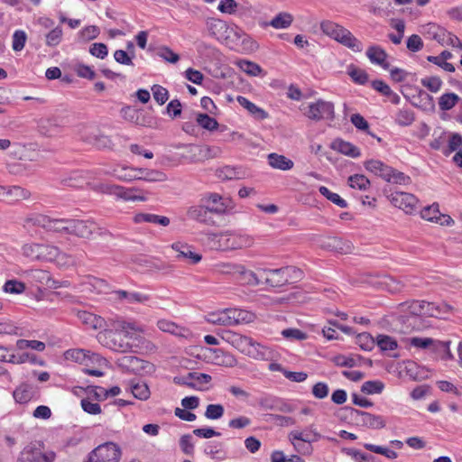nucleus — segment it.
I'll return each mask as SVG.
<instances>
[{"label": "nucleus", "instance_id": "f257e3e1", "mask_svg": "<svg viewBox=\"0 0 462 462\" xmlns=\"http://www.w3.org/2000/svg\"><path fill=\"white\" fill-rule=\"evenodd\" d=\"M141 331L134 323L127 322L122 319L111 320L110 328L104 329L97 334L98 342L116 352H133L137 346L134 341V333Z\"/></svg>", "mask_w": 462, "mask_h": 462}, {"label": "nucleus", "instance_id": "f03ea898", "mask_svg": "<svg viewBox=\"0 0 462 462\" xmlns=\"http://www.w3.org/2000/svg\"><path fill=\"white\" fill-rule=\"evenodd\" d=\"M221 337L238 351L251 358L267 360L271 356V350L267 346L254 340L252 337L233 331H225Z\"/></svg>", "mask_w": 462, "mask_h": 462}, {"label": "nucleus", "instance_id": "7ed1b4c3", "mask_svg": "<svg viewBox=\"0 0 462 462\" xmlns=\"http://www.w3.org/2000/svg\"><path fill=\"white\" fill-rule=\"evenodd\" d=\"M23 254L32 260L56 261L58 263H72L73 259L63 261L67 257L60 249L54 245L31 243L22 247Z\"/></svg>", "mask_w": 462, "mask_h": 462}, {"label": "nucleus", "instance_id": "20e7f679", "mask_svg": "<svg viewBox=\"0 0 462 462\" xmlns=\"http://www.w3.org/2000/svg\"><path fill=\"white\" fill-rule=\"evenodd\" d=\"M364 166L367 171L374 173L389 183L404 186L411 183L410 176L389 165H386L382 161L374 159L368 160L365 162Z\"/></svg>", "mask_w": 462, "mask_h": 462}, {"label": "nucleus", "instance_id": "39448f33", "mask_svg": "<svg viewBox=\"0 0 462 462\" xmlns=\"http://www.w3.org/2000/svg\"><path fill=\"white\" fill-rule=\"evenodd\" d=\"M320 30L328 37L336 40L343 45L348 47L354 51H361L363 45L347 29L329 21L325 20L320 23Z\"/></svg>", "mask_w": 462, "mask_h": 462}, {"label": "nucleus", "instance_id": "423d86ee", "mask_svg": "<svg viewBox=\"0 0 462 462\" xmlns=\"http://www.w3.org/2000/svg\"><path fill=\"white\" fill-rule=\"evenodd\" d=\"M212 241L217 249L237 250L253 245L254 238L246 234L225 232L212 235Z\"/></svg>", "mask_w": 462, "mask_h": 462}, {"label": "nucleus", "instance_id": "0eeeda50", "mask_svg": "<svg viewBox=\"0 0 462 462\" xmlns=\"http://www.w3.org/2000/svg\"><path fill=\"white\" fill-rule=\"evenodd\" d=\"M257 272L263 276L264 283L270 287L277 288L287 284L292 274L300 277L301 272L292 266H285L277 269L258 268Z\"/></svg>", "mask_w": 462, "mask_h": 462}, {"label": "nucleus", "instance_id": "6e6552de", "mask_svg": "<svg viewBox=\"0 0 462 462\" xmlns=\"http://www.w3.org/2000/svg\"><path fill=\"white\" fill-rule=\"evenodd\" d=\"M71 219L51 218L42 214H32L24 220V226H38L49 231L69 234L70 227L69 223Z\"/></svg>", "mask_w": 462, "mask_h": 462}, {"label": "nucleus", "instance_id": "1a4fd4ad", "mask_svg": "<svg viewBox=\"0 0 462 462\" xmlns=\"http://www.w3.org/2000/svg\"><path fill=\"white\" fill-rule=\"evenodd\" d=\"M121 448L115 442H106L91 450L84 462H119Z\"/></svg>", "mask_w": 462, "mask_h": 462}, {"label": "nucleus", "instance_id": "9d476101", "mask_svg": "<svg viewBox=\"0 0 462 462\" xmlns=\"http://www.w3.org/2000/svg\"><path fill=\"white\" fill-rule=\"evenodd\" d=\"M66 360H70L85 366H102L106 359L100 355L82 348L69 349L64 353Z\"/></svg>", "mask_w": 462, "mask_h": 462}, {"label": "nucleus", "instance_id": "9b49d317", "mask_svg": "<svg viewBox=\"0 0 462 462\" xmlns=\"http://www.w3.org/2000/svg\"><path fill=\"white\" fill-rule=\"evenodd\" d=\"M207 27L209 33L217 38L218 41H224L226 44H229V40L232 38V34H239L240 28L235 24H228L226 22L210 18L207 21Z\"/></svg>", "mask_w": 462, "mask_h": 462}, {"label": "nucleus", "instance_id": "f8f14e48", "mask_svg": "<svg viewBox=\"0 0 462 462\" xmlns=\"http://www.w3.org/2000/svg\"><path fill=\"white\" fill-rule=\"evenodd\" d=\"M304 115L311 120L332 119L334 117V105L331 102L319 99L310 103Z\"/></svg>", "mask_w": 462, "mask_h": 462}, {"label": "nucleus", "instance_id": "ddd939ff", "mask_svg": "<svg viewBox=\"0 0 462 462\" xmlns=\"http://www.w3.org/2000/svg\"><path fill=\"white\" fill-rule=\"evenodd\" d=\"M388 199L396 208L407 214H412L417 209L418 199L411 193L393 191L388 195Z\"/></svg>", "mask_w": 462, "mask_h": 462}, {"label": "nucleus", "instance_id": "4468645a", "mask_svg": "<svg viewBox=\"0 0 462 462\" xmlns=\"http://www.w3.org/2000/svg\"><path fill=\"white\" fill-rule=\"evenodd\" d=\"M116 365L123 370L134 374L151 372L153 370L152 364L134 356H121L116 360Z\"/></svg>", "mask_w": 462, "mask_h": 462}, {"label": "nucleus", "instance_id": "2eb2a0df", "mask_svg": "<svg viewBox=\"0 0 462 462\" xmlns=\"http://www.w3.org/2000/svg\"><path fill=\"white\" fill-rule=\"evenodd\" d=\"M55 458L53 451L43 452L35 447L27 446L21 451L17 462H54Z\"/></svg>", "mask_w": 462, "mask_h": 462}, {"label": "nucleus", "instance_id": "dca6fc26", "mask_svg": "<svg viewBox=\"0 0 462 462\" xmlns=\"http://www.w3.org/2000/svg\"><path fill=\"white\" fill-rule=\"evenodd\" d=\"M189 152L190 153L189 161L192 162L217 158L222 153L220 147L208 145H190L189 146Z\"/></svg>", "mask_w": 462, "mask_h": 462}, {"label": "nucleus", "instance_id": "f3484780", "mask_svg": "<svg viewBox=\"0 0 462 462\" xmlns=\"http://www.w3.org/2000/svg\"><path fill=\"white\" fill-rule=\"evenodd\" d=\"M226 267L227 270L226 272L236 275L237 279L244 284L249 286H257L261 283V280L259 279L257 273L252 270L246 269L244 265L235 264L227 265Z\"/></svg>", "mask_w": 462, "mask_h": 462}, {"label": "nucleus", "instance_id": "a211bd4d", "mask_svg": "<svg viewBox=\"0 0 462 462\" xmlns=\"http://www.w3.org/2000/svg\"><path fill=\"white\" fill-rule=\"evenodd\" d=\"M78 177H79V173H74L73 177H71L69 180L68 185L75 188H81L84 184L89 186V188L101 194H106L110 196H114L116 191L117 185L112 184L110 182H84V181H77L76 183L72 182L73 180H77Z\"/></svg>", "mask_w": 462, "mask_h": 462}, {"label": "nucleus", "instance_id": "6ab92c4d", "mask_svg": "<svg viewBox=\"0 0 462 462\" xmlns=\"http://www.w3.org/2000/svg\"><path fill=\"white\" fill-rule=\"evenodd\" d=\"M202 202L210 213L223 214L228 208V199L217 193L205 194L201 199Z\"/></svg>", "mask_w": 462, "mask_h": 462}, {"label": "nucleus", "instance_id": "aec40b11", "mask_svg": "<svg viewBox=\"0 0 462 462\" xmlns=\"http://www.w3.org/2000/svg\"><path fill=\"white\" fill-rule=\"evenodd\" d=\"M69 225H70L69 234L82 238H89L93 234L100 231L97 225L89 220L71 219V222H69Z\"/></svg>", "mask_w": 462, "mask_h": 462}, {"label": "nucleus", "instance_id": "412c9836", "mask_svg": "<svg viewBox=\"0 0 462 462\" xmlns=\"http://www.w3.org/2000/svg\"><path fill=\"white\" fill-rule=\"evenodd\" d=\"M115 198L126 202H144L147 201V192L137 187L125 188L117 185Z\"/></svg>", "mask_w": 462, "mask_h": 462}, {"label": "nucleus", "instance_id": "4be33fe9", "mask_svg": "<svg viewBox=\"0 0 462 462\" xmlns=\"http://www.w3.org/2000/svg\"><path fill=\"white\" fill-rule=\"evenodd\" d=\"M354 418L359 425L366 428L379 430L385 427V420L380 415H374L366 411L355 410Z\"/></svg>", "mask_w": 462, "mask_h": 462}, {"label": "nucleus", "instance_id": "5701e85b", "mask_svg": "<svg viewBox=\"0 0 462 462\" xmlns=\"http://www.w3.org/2000/svg\"><path fill=\"white\" fill-rule=\"evenodd\" d=\"M289 440H300L309 445L312 442H317L322 439V435L317 431L313 425L309 426L304 430H291L288 434Z\"/></svg>", "mask_w": 462, "mask_h": 462}, {"label": "nucleus", "instance_id": "b1692460", "mask_svg": "<svg viewBox=\"0 0 462 462\" xmlns=\"http://www.w3.org/2000/svg\"><path fill=\"white\" fill-rule=\"evenodd\" d=\"M171 248L177 253L176 258L179 261H187L195 264L201 260V255L192 251V247L187 244L177 242L171 245Z\"/></svg>", "mask_w": 462, "mask_h": 462}, {"label": "nucleus", "instance_id": "393cba45", "mask_svg": "<svg viewBox=\"0 0 462 462\" xmlns=\"http://www.w3.org/2000/svg\"><path fill=\"white\" fill-rule=\"evenodd\" d=\"M236 41L240 42V47L237 49V51L241 53H252L259 48L257 42L246 34L241 28L239 34H232V38L229 40V42Z\"/></svg>", "mask_w": 462, "mask_h": 462}, {"label": "nucleus", "instance_id": "a878e982", "mask_svg": "<svg viewBox=\"0 0 462 462\" xmlns=\"http://www.w3.org/2000/svg\"><path fill=\"white\" fill-rule=\"evenodd\" d=\"M157 327L162 332L170 333L180 337H189L191 335L188 328L164 319L157 321Z\"/></svg>", "mask_w": 462, "mask_h": 462}, {"label": "nucleus", "instance_id": "bb28decb", "mask_svg": "<svg viewBox=\"0 0 462 462\" xmlns=\"http://www.w3.org/2000/svg\"><path fill=\"white\" fill-rule=\"evenodd\" d=\"M209 214L210 212L202 202L199 205L189 207L187 211L189 218L204 224L213 223V219Z\"/></svg>", "mask_w": 462, "mask_h": 462}, {"label": "nucleus", "instance_id": "cd10ccee", "mask_svg": "<svg viewBox=\"0 0 462 462\" xmlns=\"http://www.w3.org/2000/svg\"><path fill=\"white\" fill-rule=\"evenodd\" d=\"M424 300H412L411 302H404L400 305V311L403 314L400 318L404 321L406 319L409 320V316L415 319L417 316H423L422 311L424 310Z\"/></svg>", "mask_w": 462, "mask_h": 462}, {"label": "nucleus", "instance_id": "c85d7f7f", "mask_svg": "<svg viewBox=\"0 0 462 462\" xmlns=\"http://www.w3.org/2000/svg\"><path fill=\"white\" fill-rule=\"evenodd\" d=\"M366 56L371 63L379 65L384 69H389V63L387 62V53L380 46H371L366 51Z\"/></svg>", "mask_w": 462, "mask_h": 462}, {"label": "nucleus", "instance_id": "c756f323", "mask_svg": "<svg viewBox=\"0 0 462 462\" xmlns=\"http://www.w3.org/2000/svg\"><path fill=\"white\" fill-rule=\"evenodd\" d=\"M238 104L246 109L248 113L254 116L257 120H264L268 118V113L263 108L256 106L254 103L251 102L249 99L243 96H238L236 97Z\"/></svg>", "mask_w": 462, "mask_h": 462}, {"label": "nucleus", "instance_id": "7c9ffc66", "mask_svg": "<svg viewBox=\"0 0 462 462\" xmlns=\"http://www.w3.org/2000/svg\"><path fill=\"white\" fill-rule=\"evenodd\" d=\"M331 148L351 158H358L361 155L360 150L357 146L341 139L335 140L332 143Z\"/></svg>", "mask_w": 462, "mask_h": 462}, {"label": "nucleus", "instance_id": "2f4dec72", "mask_svg": "<svg viewBox=\"0 0 462 462\" xmlns=\"http://www.w3.org/2000/svg\"><path fill=\"white\" fill-rule=\"evenodd\" d=\"M208 351L214 355L211 361L214 365L226 367H235L237 365L236 358L231 354L226 353L221 349L209 348Z\"/></svg>", "mask_w": 462, "mask_h": 462}, {"label": "nucleus", "instance_id": "473e14b6", "mask_svg": "<svg viewBox=\"0 0 462 462\" xmlns=\"http://www.w3.org/2000/svg\"><path fill=\"white\" fill-rule=\"evenodd\" d=\"M423 316L434 317L439 319H442L445 314H448L452 310V307L446 303L435 304L433 302L425 301V304H423Z\"/></svg>", "mask_w": 462, "mask_h": 462}, {"label": "nucleus", "instance_id": "72a5a7b5", "mask_svg": "<svg viewBox=\"0 0 462 462\" xmlns=\"http://www.w3.org/2000/svg\"><path fill=\"white\" fill-rule=\"evenodd\" d=\"M134 167L122 166L115 167L111 171H106L107 175H111L118 180L131 182L133 180H139V177L135 176L134 171Z\"/></svg>", "mask_w": 462, "mask_h": 462}, {"label": "nucleus", "instance_id": "f704fd0d", "mask_svg": "<svg viewBox=\"0 0 462 462\" xmlns=\"http://www.w3.org/2000/svg\"><path fill=\"white\" fill-rule=\"evenodd\" d=\"M14 398L18 403H27L36 395L35 388L27 383L21 384L14 391Z\"/></svg>", "mask_w": 462, "mask_h": 462}, {"label": "nucleus", "instance_id": "c9c22d12", "mask_svg": "<svg viewBox=\"0 0 462 462\" xmlns=\"http://www.w3.org/2000/svg\"><path fill=\"white\" fill-rule=\"evenodd\" d=\"M232 326L238 324H248L255 320L256 316L254 312L242 309H229Z\"/></svg>", "mask_w": 462, "mask_h": 462}, {"label": "nucleus", "instance_id": "e433bc0d", "mask_svg": "<svg viewBox=\"0 0 462 462\" xmlns=\"http://www.w3.org/2000/svg\"><path fill=\"white\" fill-rule=\"evenodd\" d=\"M29 360V354L15 355L11 348L0 346V362L23 364Z\"/></svg>", "mask_w": 462, "mask_h": 462}, {"label": "nucleus", "instance_id": "4c0bfd02", "mask_svg": "<svg viewBox=\"0 0 462 462\" xmlns=\"http://www.w3.org/2000/svg\"><path fill=\"white\" fill-rule=\"evenodd\" d=\"M267 160L272 168L281 171H290L294 166V162L291 159L275 152L270 153Z\"/></svg>", "mask_w": 462, "mask_h": 462}, {"label": "nucleus", "instance_id": "58836bf2", "mask_svg": "<svg viewBox=\"0 0 462 462\" xmlns=\"http://www.w3.org/2000/svg\"><path fill=\"white\" fill-rule=\"evenodd\" d=\"M134 221L137 224L140 223H152L163 226L170 224V218L164 216H159L151 213H139L134 217Z\"/></svg>", "mask_w": 462, "mask_h": 462}, {"label": "nucleus", "instance_id": "ea45409f", "mask_svg": "<svg viewBox=\"0 0 462 462\" xmlns=\"http://www.w3.org/2000/svg\"><path fill=\"white\" fill-rule=\"evenodd\" d=\"M77 316L82 323L94 329L101 328L105 324L103 318L86 310H79Z\"/></svg>", "mask_w": 462, "mask_h": 462}, {"label": "nucleus", "instance_id": "a19ab883", "mask_svg": "<svg viewBox=\"0 0 462 462\" xmlns=\"http://www.w3.org/2000/svg\"><path fill=\"white\" fill-rule=\"evenodd\" d=\"M206 319L214 325L232 326L229 309L210 312L206 316Z\"/></svg>", "mask_w": 462, "mask_h": 462}, {"label": "nucleus", "instance_id": "79ce46f5", "mask_svg": "<svg viewBox=\"0 0 462 462\" xmlns=\"http://www.w3.org/2000/svg\"><path fill=\"white\" fill-rule=\"evenodd\" d=\"M119 300H125L127 303H144L149 300V296L138 291H127L118 290L115 291Z\"/></svg>", "mask_w": 462, "mask_h": 462}, {"label": "nucleus", "instance_id": "37998d69", "mask_svg": "<svg viewBox=\"0 0 462 462\" xmlns=\"http://www.w3.org/2000/svg\"><path fill=\"white\" fill-rule=\"evenodd\" d=\"M129 389L133 395L138 400L146 401L150 398L151 392L144 382L131 381L129 383Z\"/></svg>", "mask_w": 462, "mask_h": 462}, {"label": "nucleus", "instance_id": "c03bdc74", "mask_svg": "<svg viewBox=\"0 0 462 462\" xmlns=\"http://www.w3.org/2000/svg\"><path fill=\"white\" fill-rule=\"evenodd\" d=\"M84 141L97 149H112L114 146L111 138L101 134H95L93 135L87 136L84 138Z\"/></svg>", "mask_w": 462, "mask_h": 462}, {"label": "nucleus", "instance_id": "a18cd8bd", "mask_svg": "<svg viewBox=\"0 0 462 462\" xmlns=\"http://www.w3.org/2000/svg\"><path fill=\"white\" fill-rule=\"evenodd\" d=\"M236 65L245 74L251 77L264 76L263 69L255 62L247 60H238Z\"/></svg>", "mask_w": 462, "mask_h": 462}, {"label": "nucleus", "instance_id": "49530a36", "mask_svg": "<svg viewBox=\"0 0 462 462\" xmlns=\"http://www.w3.org/2000/svg\"><path fill=\"white\" fill-rule=\"evenodd\" d=\"M8 197L14 200H24L31 197V192L20 186H5L4 198Z\"/></svg>", "mask_w": 462, "mask_h": 462}, {"label": "nucleus", "instance_id": "de8ad7c7", "mask_svg": "<svg viewBox=\"0 0 462 462\" xmlns=\"http://www.w3.org/2000/svg\"><path fill=\"white\" fill-rule=\"evenodd\" d=\"M204 452L214 460L222 461L226 458V452L222 449V444L220 442H208L204 448Z\"/></svg>", "mask_w": 462, "mask_h": 462}, {"label": "nucleus", "instance_id": "09e8293b", "mask_svg": "<svg viewBox=\"0 0 462 462\" xmlns=\"http://www.w3.org/2000/svg\"><path fill=\"white\" fill-rule=\"evenodd\" d=\"M38 126L42 134L52 135L57 133L60 126L59 119L57 117L42 118Z\"/></svg>", "mask_w": 462, "mask_h": 462}, {"label": "nucleus", "instance_id": "8fccbe9b", "mask_svg": "<svg viewBox=\"0 0 462 462\" xmlns=\"http://www.w3.org/2000/svg\"><path fill=\"white\" fill-rule=\"evenodd\" d=\"M293 17L286 12L279 13L270 22L269 25L275 29H286L291 25Z\"/></svg>", "mask_w": 462, "mask_h": 462}, {"label": "nucleus", "instance_id": "3c124183", "mask_svg": "<svg viewBox=\"0 0 462 462\" xmlns=\"http://www.w3.org/2000/svg\"><path fill=\"white\" fill-rule=\"evenodd\" d=\"M189 379L197 381L199 383L206 384L211 382L212 377L208 374L190 372L188 374V376L186 378H183L181 380L175 378L174 381L178 383L193 386V383L188 381Z\"/></svg>", "mask_w": 462, "mask_h": 462}, {"label": "nucleus", "instance_id": "603ef678", "mask_svg": "<svg viewBox=\"0 0 462 462\" xmlns=\"http://www.w3.org/2000/svg\"><path fill=\"white\" fill-rule=\"evenodd\" d=\"M414 113L410 108L400 109L394 116L395 123L401 126L411 125L414 122Z\"/></svg>", "mask_w": 462, "mask_h": 462}, {"label": "nucleus", "instance_id": "864d4df0", "mask_svg": "<svg viewBox=\"0 0 462 462\" xmlns=\"http://www.w3.org/2000/svg\"><path fill=\"white\" fill-rule=\"evenodd\" d=\"M446 31L445 28L436 23H429L424 28V33L428 35L430 39L437 41L439 44L443 42Z\"/></svg>", "mask_w": 462, "mask_h": 462}, {"label": "nucleus", "instance_id": "5fc2aeb1", "mask_svg": "<svg viewBox=\"0 0 462 462\" xmlns=\"http://www.w3.org/2000/svg\"><path fill=\"white\" fill-rule=\"evenodd\" d=\"M460 100L458 95L455 93H445L439 98V106L442 111L452 109Z\"/></svg>", "mask_w": 462, "mask_h": 462}, {"label": "nucleus", "instance_id": "6e6d98bb", "mask_svg": "<svg viewBox=\"0 0 462 462\" xmlns=\"http://www.w3.org/2000/svg\"><path fill=\"white\" fill-rule=\"evenodd\" d=\"M348 184L352 189L366 190L371 182L364 174H354L349 176Z\"/></svg>", "mask_w": 462, "mask_h": 462}, {"label": "nucleus", "instance_id": "4d7b16f0", "mask_svg": "<svg viewBox=\"0 0 462 462\" xmlns=\"http://www.w3.org/2000/svg\"><path fill=\"white\" fill-rule=\"evenodd\" d=\"M372 87L374 90L380 92L383 96L393 97L392 101L393 103H398L400 101V97L398 95L393 92L391 88L383 80L376 79L372 82Z\"/></svg>", "mask_w": 462, "mask_h": 462}, {"label": "nucleus", "instance_id": "13d9d810", "mask_svg": "<svg viewBox=\"0 0 462 462\" xmlns=\"http://www.w3.org/2000/svg\"><path fill=\"white\" fill-rule=\"evenodd\" d=\"M168 180L165 172L159 170L147 169L144 172L143 177H139V180H144L147 182H163Z\"/></svg>", "mask_w": 462, "mask_h": 462}, {"label": "nucleus", "instance_id": "bf43d9fd", "mask_svg": "<svg viewBox=\"0 0 462 462\" xmlns=\"http://www.w3.org/2000/svg\"><path fill=\"white\" fill-rule=\"evenodd\" d=\"M319 190L321 195H323L325 198H327L339 208H345L347 207V203L344 199H342L337 193L330 191L327 187L320 186Z\"/></svg>", "mask_w": 462, "mask_h": 462}, {"label": "nucleus", "instance_id": "052dcab7", "mask_svg": "<svg viewBox=\"0 0 462 462\" xmlns=\"http://www.w3.org/2000/svg\"><path fill=\"white\" fill-rule=\"evenodd\" d=\"M375 342L382 351L394 350L398 346L396 340L387 335H378Z\"/></svg>", "mask_w": 462, "mask_h": 462}, {"label": "nucleus", "instance_id": "680f3d73", "mask_svg": "<svg viewBox=\"0 0 462 462\" xmlns=\"http://www.w3.org/2000/svg\"><path fill=\"white\" fill-rule=\"evenodd\" d=\"M196 121L199 125L208 131L217 130L218 127L217 121L207 114H198Z\"/></svg>", "mask_w": 462, "mask_h": 462}, {"label": "nucleus", "instance_id": "e2e57ef3", "mask_svg": "<svg viewBox=\"0 0 462 462\" xmlns=\"http://www.w3.org/2000/svg\"><path fill=\"white\" fill-rule=\"evenodd\" d=\"M25 289V284L17 280H8L3 285V291L10 294H22Z\"/></svg>", "mask_w": 462, "mask_h": 462}, {"label": "nucleus", "instance_id": "0e129e2a", "mask_svg": "<svg viewBox=\"0 0 462 462\" xmlns=\"http://www.w3.org/2000/svg\"><path fill=\"white\" fill-rule=\"evenodd\" d=\"M157 55L166 62L175 64L179 61L180 56L168 46H161L157 50Z\"/></svg>", "mask_w": 462, "mask_h": 462}, {"label": "nucleus", "instance_id": "69168bd1", "mask_svg": "<svg viewBox=\"0 0 462 462\" xmlns=\"http://www.w3.org/2000/svg\"><path fill=\"white\" fill-rule=\"evenodd\" d=\"M63 32L61 27L56 26L46 34V44L49 47L58 46L62 40Z\"/></svg>", "mask_w": 462, "mask_h": 462}, {"label": "nucleus", "instance_id": "338daca9", "mask_svg": "<svg viewBox=\"0 0 462 462\" xmlns=\"http://www.w3.org/2000/svg\"><path fill=\"white\" fill-rule=\"evenodd\" d=\"M384 384L380 381H366L362 384L361 391L365 394L381 393Z\"/></svg>", "mask_w": 462, "mask_h": 462}, {"label": "nucleus", "instance_id": "774afa93", "mask_svg": "<svg viewBox=\"0 0 462 462\" xmlns=\"http://www.w3.org/2000/svg\"><path fill=\"white\" fill-rule=\"evenodd\" d=\"M29 276L32 281L39 283L40 285L48 286L49 282H51V275L47 271L40 269L32 270L31 271Z\"/></svg>", "mask_w": 462, "mask_h": 462}]
</instances>
